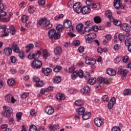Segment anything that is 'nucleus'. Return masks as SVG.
Instances as JSON below:
<instances>
[{"instance_id": "obj_64", "label": "nucleus", "mask_w": 131, "mask_h": 131, "mask_svg": "<svg viewBox=\"0 0 131 131\" xmlns=\"http://www.w3.org/2000/svg\"><path fill=\"white\" fill-rule=\"evenodd\" d=\"M112 131H120V128L115 126L112 128Z\"/></svg>"}, {"instance_id": "obj_4", "label": "nucleus", "mask_w": 131, "mask_h": 131, "mask_svg": "<svg viewBox=\"0 0 131 131\" xmlns=\"http://www.w3.org/2000/svg\"><path fill=\"white\" fill-rule=\"evenodd\" d=\"M114 7L117 10H119V9L123 10L124 9V6L122 5V1L121 0H114Z\"/></svg>"}, {"instance_id": "obj_6", "label": "nucleus", "mask_w": 131, "mask_h": 131, "mask_svg": "<svg viewBox=\"0 0 131 131\" xmlns=\"http://www.w3.org/2000/svg\"><path fill=\"white\" fill-rule=\"evenodd\" d=\"M7 12L3 10H0V18L2 22H9L10 21V16L6 17Z\"/></svg>"}, {"instance_id": "obj_7", "label": "nucleus", "mask_w": 131, "mask_h": 131, "mask_svg": "<svg viewBox=\"0 0 131 131\" xmlns=\"http://www.w3.org/2000/svg\"><path fill=\"white\" fill-rule=\"evenodd\" d=\"M5 101L7 103H12V104H15V102L17 100L15 99L14 96L11 94H7L5 96Z\"/></svg>"}, {"instance_id": "obj_2", "label": "nucleus", "mask_w": 131, "mask_h": 131, "mask_svg": "<svg viewBox=\"0 0 131 131\" xmlns=\"http://www.w3.org/2000/svg\"><path fill=\"white\" fill-rule=\"evenodd\" d=\"M40 55H41V52L40 51H37L36 53H30L28 56V58L29 60H32L33 59L34 60H37V59H39Z\"/></svg>"}, {"instance_id": "obj_16", "label": "nucleus", "mask_w": 131, "mask_h": 131, "mask_svg": "<svg viewBox=\"0 0 131 131\" xmlns=\"http://www.w3.org/2000/svg\"><path fill=\"white\" fill-rule=\"evenodd\" d=\"M81 13L83 14V15H85V14H90L91 13V8L88 6H84L81 8Z\"/></svg>"}, {"instance_id": "obj_60", "label": "nucleus", "mask_w": 131, "mask_h": 131, "mask_svg": "<svg viewBox=\"0 0 131 131\" xmlns=\"http://www.w3.org/2000/svg\"><path fill=\"white\" fill-rule=\"evenodd\" d=\"M37 130V128H36V126L34 125H31L29 131H36Z\"/></svg>"}, {"instance_id": "obj_44", "label": "nucleus", "mask_w": 131, "mask_h": 131, "mask_svg": "<svg viewBox=\"0 0 131 131\" xmlns=\"http://www.w3.org/2000/svg\"><path fill=\"white\" fill-rule=\"evenodd\" d=\"M18 56L21 60H23L25 58V54H24V52L19 51L18 53Z\"/></svg>"}, {"instance_id": "obj_37", "label": "nucleus", "mask_w": 131, "mask_h": 131, "mask_svg": "<svg viewBox=\"0 0 131 131\" xmlns=\"http://www.w3.org/2000/svg\"><path fill=\"white\" fill-rule=\"evenodd\" d=\"M52 72V69L50 68H47L46 70H44L43 73L46 76H49V73Z\"/></svg>"}, {"instance_id": "obj_45", "label": "nucleus", "mask_w": 131, "mask_h": 131, "mask_svg": "<svg viewBox=\"0 0 131 131\" xmlns=\"http://www.w3.org/2000/svg\"><path fill=\"white\" fill-rule=\"evenodd\" d=\"M91 8L92 9H94V10L99 9V8H100V4H99V3H96V4L93 3Z\"/></svg>"}, {"instance_id": "obj_29", "label": "nucleus", "mask_w": 131, "mask_h": 131, "mask_svg": "<svg viewBox=\"0 0 131 131\" xmlns=\"http://www.w3.org/2000/svg\"><path fill=\"white\" fill-rule=\"evenodd\" d=\"M33 48H34V45L32 43H29L26 47V53H30L31 50H33Z\"/></svg>"}, {"instance_id": "obj_43", "label": "nucleus", "mask_w": 131, "mask_h": 131, "mask_svg": "<svg viewBox=\"0 0 131 131\" xmlns=\"http://www.w3.org/2000/svg\"><path fill=\"white\" fill-rule=\"evenodd\" d=\"M29 17L27 15H24L21 16V21L23 23H25L28 21Z\"/></svg>"}, {"instance_id": "obj_63", "label": "nucleus", "mask_w": 131, "mask_h": 131, "mask_svg": "<svg viewBox=\"0 0 131 131\" xmlns=\"http://www.w3.org/2000/svg\"><path fill=\"white\" fill-rule=\"evenodd\" d=\"M86 5L91 8L92 5H93V3L91 2L90 0H86Z\"/></svg>"}, {"instance_id": "obj_8", "label": "nucleus", "mask_w": 131, "mask_h": 131, "mask_svg": "<svg viewBox=\"0 0 131 131\" xmlns=\"http://www.w3.org/2000/svg\"><path fill=\"white\" fill-rule=\"evenodd\" d=\"M120 28L123 31H125V32H129V31H131L130 25L126 23L121 24Z\"/></svg>"}, {"instance_id": "obj_57", "label": "nucleus", "mask_w": 131, "mask_h": 131, "mask_svg": "<svg viewBox=\"0 0 131 131\" xmlns=\"http://www.w3.org/2000/svg\"><path fill=\"white\" fill-rule=\"evenodd\" d=\"M131 92L129 89H126L123 92V95L124 96H128L129 95H130Z\"/></svg>"}, {"instance_id": "obj_21", "label": "nucleus", "mask_w": 131, "mask_h": 131, "mask_svg": "<svg viewBox=\"0 0 131 131\" xmlns=\"http://www.w3.org/2000/svg\"><path fill=\"white\" fill-rule=\"evenodd\" d=\"M54 53L56 56H60L62 54V48L60 46H57L54 49Z\"/></svg>"}, {"instance_id": "obj_22", "label": "nucleus", "mask_w": 131, "mask_h": 131, "mask_svg": "<svg viewBox=\"0 0 131 131\" xmlns=\"http://www.w3.org/2000/svg\"><path fill=\"white\" fill-rule=\"evenodd\" d=\"M49 57H51V53L49 52L46 49L43 50V59L47 60Z\"/></svg>"}, {"instance_id": "obj_36", "label": "nucleus", "mask_w": 131, "mask_h": 131, "mask_svg": "<svg viewBox=\"0 0 131 131\" xmlns=\"http://www.w3.org/2000/svg\"><path fill=\"white\" fill-rule=\"evenodd\" d=\"M47 17L43 18L41 19H39L37 21L38 26H41V25H43V23L47 21Z\"/></svg>"}, {"instance_id": "obj_48", "label": "nucleus", "mask_w": 131, "mask_h": 131, "mask_svg": "<svg viewBox=\"0 0 131 131\" xmlns=\"http://www.w3.org/2000/svg\"><path fill=\"white\" fill-rule=\"evenodd\" d=\"M35 85L37 88H41V86H43V81L40 80L37 82V83H35Z\"/></svg>"}, {"instance_id": "obj_25", "label": "nucleus", "mask_w": 131, "mask_h": 131, "mask_svg": "<svg viewBox=\"0 0 131 131\" xmlns=\"http://www.w3.org/2000/svg\"><path fill=\"white\" fill-rule=\"evenodd\" d=\"M72 25V23L69 19H65L63 21V26L64 28H70Z\"/></svg>"}, {"instance_id": "obj_13", "label": "nucleus", "mask_w": 131, "mask_h": 131, "mask_svg": "<svg viewBox=\"0 0 131 131\" xmlns=\"http://www.w3.org/2000/svg\"><path fill=\"white\" fill-rule=\"evenodd\" d=\"M129 36V33H126L125 34L120 33L118 35V39L120 41L123 42L125 39V37H128Z\"/></svg>"}, {"instance_id": "obj_50", "label": "nucleus", "mask_w": 131, "mask_h": 131, "mask_svg": "<svg viewBox=\"0 0 131 131\" xmlns=\"http://www.w3.org/2000/svg\"><path fill=\"white\" fill-rule=\"evenodd\" d=\"M56 30H57L58 31H59V32H62V31H63L64 30V27H63L62 25H58L56 27Z\"/></svg>"}, {"instance_id": "obj_52", "label": "nucleus", "mask_w": 131, "mask_h": 131, "mask_svg": "<svg viewBox=\"0 0 131 131\" xmlns=\"http://www.w3.org/2000/svg\"><path fill=\"white\" fill-rule=\"evenodd\" d=\"M95 35H96V34H95V33H90V34L86 35L85 37L94 39V38H95Z\"/></svg>"}, {"instance_id": "obj_27", "label": "nucleus", "mask_w": 131, "mask_h": 131, "mask_svg": "<svg viewBox=\"0 0 131 131\" xmlns=\"http://www.w3.org/2000/svg\"><path fill=\"white\" fill-rule=\"evenodd\" d=\"M76 112L78 115H82L83 114H84V112H85V110H84V108L83 107H80L77 108L76 110Z\"/></svg>"}, {"instance_id": "obj_55", "label": "nucleus", "mask_w": 131, "mask_h": 131, "mask_svg": "<svg viewBox=\"0 0 131 131\" xmlns=\"http://www.w3.org/2000/svg\"><path fill=\"white\" fill-rule=\"evenodd\" d=\"M58 127H59V125H51L50 126L49 128L52 130H57V129H58Z\"/></svg>"}, {"instance_id": "obj_11", "label": "nucleus", "mask_w": 131, "mask_h": 131, "mask_svg": "<svg viewBox=\"0 0 131 131\" xmlns=\"http://www.w3.org/2000/svg\"><path fill=\"white\" fill-rule=\"evenodd\" d=\"M115 103H116V98L115 97L112 98L108 102L107 104V108L110 109V110H111V109L114 107Z\"/></svg>"}, {"instance_id": "obj_53", "label": "nucleus", "mask_w": 131, "mask_h": 131, "mask_svg": "<svg viewBox=\"0 0 131 131\" xmlns=\"http://www.w3.org/2000/svg\"><path fill=\"white\" fill-rule=\"evenodd\" d=\"M125 45L126 46H130L131 45V38L129 37H127L125 40Z\"/></svg>"}, {"instance_id": "obj_30", "label": "nucleus", "mask_w": 131, "mask_h": 131, "mask_svg": "<svg viewBox=\"0 0 131 131\" xmlns=\"http://www.w3.org/2000/svg\"><path fill=\"white\" fill-rule=\"evenodd\" d=\"M62 80V78L61 77L57 76L53 78V83H60V81Z\"/></svg>"}, {"instance_id": "obj_59", "label": "nucleus", "mask_w": 131, "mask_h": 131, "mask_svg": "<svg viewBox=\"0 0 131 131\" xmlns=\"http://www.w3.org/2000/svg\"><path fill=\"white\" fill-rule=\"evenodd\" d=\"M105 38L107 40V41H110L111 40V38H112V35H111V34H107L105 35Z\"/></svg>"}, {"instance_id": "obj_42", "label": "nucleus", "mask_w": 131, "mask_h": 131, "mask_svg": "<svg viewBox=\"0 0 131 131\" xmlns=\"http://www.w3.org/2000/svg\"><path fill=\"white\" fill-rule=\"evenodd\" d=\"M94 22H95V23H101V21H102V19H101V17L100 16H95L94 18Z\"/></svg>"}, {"instance_id": "obj_5", "label": "nucleus", "mask_w": 131, "mask_h": 131, "mask_svg": "<svg viewBox=\"0 0 131 131\" xmlns=\"http://www.w3.org/2000/svg\"><path fill=\"white\" fill-rule=\"evenodd\" d=\"M73 10L77 14H80L81 13V4L77 2L74 4L73 6Z\"/></svg>"}, {"instance_id": "obj_46", "label": "nucleus", "mask_w": 131, "mask_h": 131, "mask_svg": "<svg viewBox=\"0 0 131 131\" xmlns=\"http://www.w3.org/2000/svg\"><path fill=\"white\" fill-rule=\"evenodd\" d=\"M22 114L23 113L21 112H18L16 114V118H17V121L19 122L20 120H21V118L22 117Z\"/></svg>"}, {"instance_id": "obj_39", "label": "nucleus", "mask_w": 131, "mask_h": 131, "mask_svg": "<svg viewBox=\"0 0 131 131\" xmlns=\"http://www.w3.org/2000/svg\"><path fill=\"white\" fill-rule=\"evenodd\" d=\"M60 70H62V67L60 66H56L53 69V71H54V72H56V73H58V72H60Z\"/></svg>"}, {"instance_id": "obj_26", "label": "nucleus", "mask_w": 131, "mask_h": 131, "mask_svg": "<svg viewBox=\"0 0 131 131\" xmlns=\"http://www.w3.org/2000/svg\"><path fill=\"white\" fill-rule=\"evenodd\" d=\"M43 26L47 28V29H50V28H52V27H53V24H51V21H50V20H46L43 24Z\"/></svg>"}, {"instance_id": "obj_28", "label": "nucleus", "mask_w": 131, "mask_h": 131, "mask_svg": "<svg viewBox=\"0 0 131 131\" xmlns=\"http://www.w3.org/2000/svg\"><path fill=\"white\" fill-rule=\"evenodd\" d=\"M90 116H92V114L90 112H86L82 115V118L84 120H88V119H90Z\"/></svg>"}, {"instance_id": "obj_1", "label": "nucleus", "mask_w": 131, "mask_h": 131, "mask_svg": "<svg viewBox=\"0 0 131 131\" xmlns=\"http://www.w3.org/2000/svg\"><path fill=\"white\" fill-rule=\"evenodd\" d=\"M48 36L50 39L57 40L61 37V35L56 30L51 29L48 31Z\"/></svg>"}, {"instance_id": "obj_14", "label": "nucleus", "mask_w": 131, "mask_h": 131, "mask_svg": "<svg viewBox=\"0 0 131 131\" xmlns=\"http://www.w3.org/2000/svg\"><path fill=\"white\" fill-rule=\"evenodd\" d=\"M12 53L13 51L12 50V48L10 47L5 48L4 50V55H5V56H7V57H9V56H11Z\"/></svg>"}, {"instance_id": "obj_18", "label": "nucleus", "mask_w": 131, "mask_h": 131, "mask_svg": "<svg viewBox=\"0 0 131 131\" xmlns=\"http://www.w3.org/2000/svg\"><path fill=\"white\" fill-rule=\"evenodd\" d=\"M83 28V25L82 24H79L76 27V29L78 32L81 33V34H83L84 33V31L82 29Z\"/></svg>"}, {"instance_id": "obj_41", "label": "nucleus", "mask_w": 131, "mask_h": 131, "mask_svg": "<svg viewBox=\"0 0 131 131\" xmlns=\"http://www.w3.org/2000/svg\"><path fill=\"white\" fill-rule=\"evenodd\" d=\"M4 30V34L2 36H9V31H8V29H7V26H6L5 28H2Z\"/></svg>"}, {"instance_id": "obj_10", "label": "nucleus", "mask_w": 131, "mask_h": 131, "mask_svg": "<svg viewBox=\"0 0 131 131\" xmlns=\"http://www.w3.org/2000/svg\"><path fill=\"white\" fill-rule=\"evenodd\" d=\"M85 63L87 64V65H91V66H94L95 64H96V60L94 59H91L89 57H86L84 59Z\"/></svg>"}, {"instance_id": "obj_17", "label": "nucleus", "mask_w": 131, "mask_h": 131, "mask_svg": "<svg viewBox=\"0 0 131 131\" xmlns=\"http://www.w3.org/2000/svg\"><path fill=\"white\" fill-rule=\"evenodd\" d=\"M54 108L52 106H47L45 108V112L48 115H52L54 112Z\"/></svg>"}, {"instance_id": "obj_31", "label": "nucleus", "mask_w": 131, "mask_h": 131, "mask_svg": "<svg viewBox=\"0 0 131 131\" xmlns=\"http://www.w3.org/2000/svg\"><path fill=\"white\" fill-rule=\"evenodd\" d=\"M96 81H97V78H96V77H91L90 79L88 80L87 82L90 84L93 85L96 83Z\"/></svg>"}, {"instance_id": "obj_20", "label": "nucleus", "mask_w": 131, "mask_h": 131, "mask_svg": "<svg viewBox=\"0 0 131 131\" xmlns=\"http://www.w3.org/2000/svg\"><path fill=\"white\" fill-rule=\"evenodd\" d=\"M11 48V49L14 53H16V54H19V53H20V48L18 45L13 43L12 45Z\"/></svg>"}, {"instance_id": "obj_9", "label": "nucleus", "mask_w": 131, "mask_h": 131, "mask_svg": "<svg viewBox=\"0 0 131 131\" xmlns=\"http://www.w3.org/2000/svg\"><path fill=\"white\" fill-rule=\"evenodd\" d=\"M94 123L96 126L100 127V126H102V125H103V123H104V120L102 118H96L94 119Z\"/></svg>"}, {"instance_id": "obj_61", "label": "nucleus", "mask_w": 131, "mask_h": 131, "mask_svg": "<svg viewBox=\"0 0 131 131\" xmlns=\"http://www.w3.org/2000/svg\"><path fill=\"white\" fill-rule=\"evenodd\" d=\"M29 96V94L27 93H24L22 94L21 96V99H23V100L26 99V98H27V97Z\"/></svg>"}, {"instance_id": "obj_47", "label": "nucleus", "mask_w": 131, "mask_h": 131, "mask_svg": "<svg viewBox=\"0 0 131 131\" xmlns=\"http://www.w3.org/2000/svg\"><path fill=\"white\" fill-rule=\"evenodd\" d=\"M1 114L4 115V116L5 117H10V116H11V114H12V113L3 111L1 113Z\"/></svg>"}, {"instance_id": "obj_3", "label": "nucleus", "mask_w": 131, "mask_h": 131, "mask_svg": "<svg viewBox=\"0 0 131 131\" xmlns=\"http://www.w3.org/2000/svg\"><path fill=\"white\" fill-rule=\"evenodd\" d=\"M31 66L34 69H39L42 66V62L39 60H33L31 63Z\"/></svg>"}, {"instance_id": "obj_54", "label": "nucleus", "mask_w": 131, "mask_h": 131, "mask_svg": "<svg viewBox=\"0 0 131 131\" xmlns=\"http://www.w3.org/2000/svg\"><path fill=\"white\" fill-rule=\"evenodd\" d=\"M101 99L103 102H108V101H109V96L107 95H104L102 96Z\"/></svg>"}, {"instance_id": "obj_19", "label": "nucleus", "mask_w": 131, "mask_h": 131, "mask_svg": "<svg viewBox=\"0 0 131 131\" xmlns=\"http://www.w3.org/2000/svg\"><path fill=\"white\" fill-rule=\"evenodd\" d=\"M53 90H54V87L52 86H49L46 89L42 88L40 91V94L41 95H44L47 92H50V91H53Z\"/></svg>"}, {"instance_id": "obj_51", "label": "nucleus", "mask_w": 131, "mask_h": 131, "mask_svg": "<svg viewBox=\"0 0 131 131\" xmlns=\"http://www.w3.org/2000/svg\"><path fill=\"white\" fill-rule=\"evenodd\" d=\"M105 16L108 18V19H110L111 17H112V12H111V11L110 10H107L105 11Z\"/></svg>"}, {"instance_id": "obj_38", "label": "nucleus", "mask_w": 131, "mask_h": 131, "mask_svg": "<svg viewBox=\"0 0 131 131\" xmlns=\"http://www.w3.org/2000/svg\"><path fill=\"white\" fill-rule=\"evenodd\" d=\"M77 71V74L80 78H82L83 76H84V75L83 74V71L82 70H80L79 71Z\"/></svg>"}, {"instance_id": "obj_56", "label": "nucleus", "mask_w": 131, "mask_h": 131, "mask_svg": "<svg viewBox=\"0 0 131 131\" xmlns=\"http://www.w3.org/2000/svg\"><path fill=\"white\" fill-rule=\"evenodd\" d=\"M85 25L89 27H92L93 26V22L91 20H87L85 22Z\"/></svg>"}, {"instance_id": "obj_32", "label": "nucleus", "mask_w": 131, "mask_h": 131, "mask_svg": "<svg viewBox=\"0 0 131 131\" xmlns=\"http://www.w3.org/2000/svg\"><path fill=\"white\" fill-rule=\"evenodd\" d=\"M84 104V100L82 99H78L75 101V104L76 106H82Z\"/></svg>"}, {"instance_id": "obj_15", "label": "nucleus", "mask_w": 131, "mask_h": 131, "mask_svg": "<svg viewBox=\"0 0 131 131\" xmlns=\"http://www.w3.org/2000/svg\"><path fill=\"white\" fill-rule=\"evenodd\" d=\"M106 73L110 76H115L116 75V71L113 69L108 68L107 69Z\"/></svg>"}, {"instance_id": "obj_34", "label": "nucleus", "mask_w": 131, "mask_h": 131, "mask_svg": "<svg viewBox=\"0 0 131 131\" xmlns=\"http://www.w3.org/2000/svg\"><path fill=\"white\" fill-rule=\"evenodd\" d=\"M7 84L9 86H12L15 84V79L10 78L7 80Z\"/></svg>"}, {"instance_id": "obj_62", "label": "nucleus", "mask_w": 131, "mask_h": 131, "mask_svg": "<svg viewBox=\"0 0 131 131\" xmlns=\"http://www.w3.org/2000/svg\"><path fill=\"white\" fill-rule=\"evenodd\" d=\"M113 23H114V25H116L117 26H119V25H120L121 22L120 21H119L117 19H114Z\"/></svg>"}, {"instance_id": "obj_35", "label": "nucleus", "mask_w": 131, "mask_h": 131, "mask_svg": "<svg viewBox=\"0 0 131 131\" xmlns=\"http://www.w3.org/2000/svg\"><path fill=\"white\" fill-rule=\"evenodd\" d=\"M9 30H10V33L12 35H14L16 34V30L15 29L14 26L13 25L10 26Z\"/></svg>"}, {"instance_id": "obj_33", "label": "nucleus", "mask_w": 131, "mask_h": 131, "mask_svg": "<svg viewBox=\"0 0 131 131\" xmlns=\"http://www.w3.org/2000/svg\"><path fill=\"white\" fill-rule=\"evenodd\" d=\"M36 8L33 6H29L28 7V11L30 14H33L35 12Z\"/></svg>"}, {"instance_id": "obj_23", "label": "nucleus", "mask_w": 131, "mask_h": 131, "mask_svg": "<svg viewBox=\"0 0 131 131\" xmlns=\"http://www.w3.org/2000/svg\"><path fill=\"white\" fill-rule=\"evenodd\" d=\"M90 91L91 88L88 85L85 86L81 90V93L83 95H84V94H89V93H90Z\"/></svg>"}, {"instance_id": "obj_49", "label": "nucleus", "mask_w": 131, "mask_h": 131, "mask_svg": "<svg viewBox=\"0 0 131 131\" xmlns=\"http://www.w3.org/2000/svg\"><path fill=\"white\" fill-rule=\"evenodd\" d=\"M78 75H77V71L74 72L71 75V78L73 79V80H75L76 79V77H77Z\"/></svg>"}, {"instance_id": "obj_58", "label": "nucleus", "mask_w": 131, "mask_h": 131, "mask_svg": "<svg viewBox=\"0 0 131 131\" xmlns=\"http://www.w3.org/2000/svg\"><path fill=\"white\" fill-rule=\"evenodd\" d=\"M84 77L86 80H89L91 78V74L89 72H86Z\"/></svg>"}, {"instance_id": "obj_12", "label": "nucleus", "mask_w": 131, "mask_h": 131, "mask_svg": "<svg viewBox=\"0 0 131 131\" xmlns=\"http://www.w3.org/2000/svg\"><path fill=\"white\" fill-rule=\"evenodd\" d=\"M118 72L119 74H121L122 75V76L121 77L122 79H125V77H126L127 73H128V71L127 70H122L120 68H119Z\"/></svg>"}, {"instance_id": "obj_40", "label": "nucleus", "mask_w": 131, "mask_h": 131, "mask_svg": "<svg viewBox=\"0 0 131 131\" xmlns=\"http://www.w3.org/2000/svg\"><path fill=\"white\" fill-rule=\"evenodd\" d=\"M3 109L5 111V112H9L10 113H12V108L8 106H3Z\"/></svg>"}, {"instance_id": "obj_24", "label": "nucleus", "mask_w": 131, "mask_h": 131, "mask_svg": "<svg viewBox=\"0 0 131 131\" xmlns=\"http://www.w3.org/2000/svg\"><path fill=\"white\" fill-rule=\"evenodd\" d=\"M56 98L58 101H63L66 99L65 95L63 93H58L56 95Z\"/></svg>"}]
</instances>
